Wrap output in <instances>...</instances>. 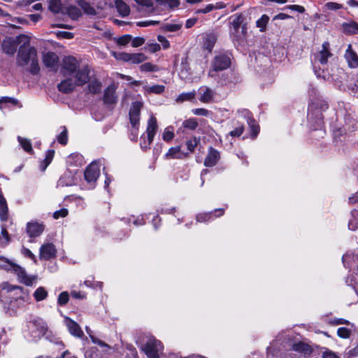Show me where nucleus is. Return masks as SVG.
<instances>
[{
    "mask_svg": "<svg viewBox=\"0 0 358 358\" xmlns=\"http://www.w3.org/2000/svg\"><path fill=\"white\" fill-rule=\"evenodd\" d=\"M20 38L23 40V44L19 48L17 55V63L19 66H22L29 64V72L33 75H36L40 71L37 50L34 47L30 45L28 37L22 35L20 36Z\"/></svg>",
    "mask_w": 358,
    "mask_h": 358,
    "instance_id": "obj_1",
    "label": "nucleus"
},
{
    "mask_svg": "<svg viewBox=\"0 0 358 358\" xmlns=\"http://www.w3.org/2000/svg\"><path fill=\"white\" fill-rule=\"evenodd\" d=\"M90 68L84 66L75 75L74 80L70 76L58 84L59 92L65 94L71 92L78 86H83L90 80Z\"/></svg>",
    "mask_w": 358,
    "mask_h": 358,
    "instance_id": "obj_2",
    "label": "nucleus"
},
{
    "mask_svg": "<svg viewBox=\"0 0 358 358\" xmlns=\"http://www.w3.org/2000/svg\"><path fill=\"white\" fill-rule=\"evenodd\" d=\"M143 103L140 101H135L132 103L129 113L131 124L129 138L133 141H136L138 136L140 126V114Z\"/></svg>",
    "mask_w": 358,
    "mask_h": 358,
    "instance_id": "obj_3",
    "label": "nucleus"
},
{
    "mask_svg": "<svg viewBox=\"0 0 358 358\" xmlns=\"http://www.w3.org/2000/svg\"><path fill=\"white\" fill-rule=\"evenodd\" d=\"M141 348L148 358H159L164 351L163 343L153 336H149Z\"/></svg>",
    "mask_w": 358,
    "mask_h": 358,
    "instance_id": "obj_4",
    "label": "nucleus"
},
{
    "mask_svg": "<svg viewBox=\"0 0 358 358\" xmlns=\"http://www.w3.org/2000/svg\"><path fill=\"white\" fill-rule=\"evenodd\" d=\"M27 327L34 338H39L44 336L47 331L46 324L38 317L30 320Z\"/></svg>",
    "mask_w": 358,
    "mask_h": 358,
    "instance_id": "obj_5",
    "label": "nucleus"
},
{
    "mask_svg": "<svg viewBox=\"0 0 358 358\" xmlns=\"http://www.w3.org/2000/svg\"><path fill=\"white\" fill-rule=\"evenodd\" d=\"M243 21L242 14H237L233 17L231 22L230 35L233 40L238 41L245 34L246 29L244 26L242 27V30L240 31L241 26Z\"/></svg>",
    "mask_w": 358,
    "mask_h": 358,
    "instance_id": "obj_6",
    "label": "nucleus"
},
{
    "mask_svg": "<svg viewBox=\"0 0 358 358\" xmlns=\"http://www.w3.org/2000/svg\"><path fill=\"white\" fill-rule=\"evenodd\" d=\"M10 270L17 276L19 281L27 286H31L36 280V275H28L24 268L14 263H9Z\"/></svg>",
    "mask_w": 358,
    "mask_h": 358,
    "instance_id": "obj_7",
    "label": "nucleus"
},
{
    "mask_svg": "<svg viewBox=\"0 0 358 358\" xmlns=\"http://www.w3.org/2000/svg\"><path fill=\"white\" fill-rule=\"evenodd\" d=\"M78 61L72 56L65 57L62 61V71L64 76L75 77L79 69Z\"/></svg>",
    "mask_w": 358,
    "mask_h": 358,
    "instance_id": "obj_8",
    "label": "nucleus"
},
{
    "mask_svg": "<svg viewBox=\"0 0 358 358\" xmlns=\"http://www.w3.org/2000/svg\"><path fill=\"white\" fill-rule=\"evenodd\" d=\"M231 60L226 55H219L214 58L213 62V70L223 71L230 66Z\"/></svg>",
    "mask_w": 358,
    "mask_h": 358,
    "instance_id": "obj_9",
    "label": "nucleus"
},
{
    "mask_svg": "<svg viewBox=\"0 0 358 358\" xmlns=\"http://www.w3.org/2000/svg\"><path fill=\"white\" fill-rule=\"evenodd\" d=\"M64 323L65 325L71 334V335L73 336L76 338H82L84 335L83 330L81 329L80 325L76 322L75 321L70 319L69 317H64Z\"/></svg>",
    "mask_w": 358,
    "mask_h": 358,
    "instance_id": "obj_10",
    "label": "nucleus"
},
{
    "mask_svg": "<svg viewBox=\"0 0 358 358\" xmlns=\"http://www.w3.org/2000/svg\"><path fill=\"white\" fill-rule=\"evenodd\" d=\"M85 179L88 182H95L99 176V169L96 162L91 163L86 169L85 173Z\"/></svg>",
    "mask_w": 358,
    "mask_h": 358,
    "instance_id": "obj_11",
    "label": "nucleus"
},
{
    "mask_svg": "<svg viewBox=\"0 0 358 358\" xmlns=\"http://www.w3.org/2000/svg\"><path fill=\"white\" fill-rule=\"evenodd\" d=\"M220 159V152L210 147L204 160V165L207 167H213L217 164Z\"/></svg>",
    "mask_w": 358,
    "mask_h": 358,
    "instance_id": "obj_12",
    "label": "nucleus"
},
{
    "mask_svg": "<svg viewBox=\"0 0 358 358\" xmlns=\"http://www.w3.org/2000/svg\"><path fill=\"white\" fill-rule=\"evenodd\" d=\"M44 231V226L36 222H30L27 224V232L31 238L39 236Z\"/></svg>",
    "mask_w": 358,
    "mask_h": 358,
    "instance_id": "obj_13",
    "label": "nucleus"
},
{
    "mask_svg": "<svg viewBox=\"0 0 358 358\" xmlns=\"http://www.w3.org/2000/svg\"><path fill=\"white\" fill-rule=\"evenodd\" d=\"M59 62L58 56L54 52H47L43 56V62L47 68L55 69Z\"/></svg>",
    "mask_w": 358,
    "mask_h": 358,
    "instance_id": "obj_14",
    "label": "nucleus"
},
{
    "mask_svg": "<svg viewBox=\"0 0 358 358\" xmlns=\"http://www.w3.org/2000/svg\"><path fill=\"white\" fill-rule=\"evenodd\" d=\"M345 58L350 68L358 67V55L352 50V45L349 44L345 53Z\"/></svg>",
    "mask_w": 358,
    "mask_h": 358,
    "instance_id": "obj_15",
    "label": "nucleus"
},
{
    "mask_svg": "<svg viewBox=\"0 0 358 358\" xmlns=\"http://www.w3.org/2000/svg\"><path fill=\"white\" fill-rule=\"evenodd\" d=\"M1 48L6 54L13 55L17 49L16 41L13 38H6L1 43Z\"/></svg>",
    "mask_w": 358,
    "mask_h": 358,
    "instance_id": "obj_16",
    "label": "nucleus"
},
{
    "mask_svg": "<svg viewBox=\"0 0 358 358\" xmlns=\"http://www.w3.org/2000/svg\"><path fill=\"white\" fill-rule=\"evenodd\" d=\"M56 249L52 243L43 245L40 248V258L50 259L55 256Z\"/></svg>",
    "mask_w": 358,
    "mask_h": 358,
    "instance_id": "obj_17",
    "label": "nucleus"
},
{
    "mask_svg": "<svg viewBox=\"0 0 358 358\" xmlns=\"http://www.w3.org/2000/svg\"><path fill=\"white\" fill-rule=\"evenodd\" d=\"M157 129L158 125L157 119L153 115H152L148 121V126L146 129L147 137L150 142L153 141Z\"/></svg>",
    "mask_w": 358,
    "mask_h": 358,
    "instance_id": "obj_18",
    "label": "nucleus"
},
{
    "mask_svg": "<svg viewBox=\"0 0 358 358\" xmlns=\"http://www.w3.org/2000/svg\"><path fill=\"white\" fill-rule=\"evenodd\" d=\"M343 262L345 267L351 269H356V274L358 275V256H353L350 255H344L342 257Z\"/></svg>",
    "mask_w": 358,
    "mask_h": 358,
    "instance_id": "obj_19",
    "label": "nucleus"
},
{
    "mask_svg": "<svg viewBox=\"0 0 358 358\" xmlns=\"http://www.w3.org/2000/svg\"><path fill=\"white\" fill-rule=\"evenodd\" d=\"M103 101L106 104H113L117 101L115 89L113 85L108 86L104 91Z\"/></svg>",
    "mask_w": 358,
    "mask_h": 358,
    "instance_id": "obj_20",
    "label": "nucleus"
},
{
    "mask_svg": "<svg viewBox=\"0 0 358 358\" xmlns=\"http://www.w3.org/2000/svg\"><path fill=\"white\" fill-rule=\"evenodd\" d=\"M188 156L187 153L181 152L180 146L172 147L165 155L166 159H183Z\"/></svg>",
    "mask_w": 358,
    "mask_h": 358,
    "instance_id": "obj_21",
    "label": "nucleus"
},
{
    "mask_svg": "<svg viewBox=\"0 0 358 358\" xmlns=\"http://www.w3.org/2000/svg\"><path fill=\"white\" fill-rule=\"evenodd\" d=\"M199 94H201L199 100L205 103H210L214 96V92L207 87H200Z\"/></svg>",
    "mask_w": 358,
    "mask_h": 358,
    "instance_id": "obj_22",
    "label": "nucleus"
},
{
    "mask_svg": "<svg viewBox=\"0 0 358 358\" xmlns=\"http://www.w3.org/2000/svg\"><path fill=\"white\" fill-rule=\"evenodd\" d=\"M62 13L68 15L74 20H78L81 15L80 10L76 6H64L62 10Z\"/></svg>",
    "mask_w": 358,
    "mask_h": 358,
    "instance_id": "obj_23",
    "label": "nucleus"
},
{
    "mask_svg": "<svg viewBox=\"0 0 358 358\" xmlns=\"http://www.w3.org/2000/svg\"><path fill=\"white\" fill-rule=\"evenodd\" d=\"M329 43L328 42L323 43L322 49L320 51L318 55V60L322 64H327L329 57L332 55L329 52Z\"/></svg>",
    "mask_w": 358,
    "mask_h": 358,
    "instance_id": "obj_24",
    "label": "nucleus"
},
{
    "mask_svg": "<svg viewBox=\"0 0 358 358\" xmlns=\"http://www.w3.org/2000/svg\"><path fill=\"white\" fill-rule=\"evenodd\" d=\"M8 218V208L6 199L3 197L0 190V220L6 221Z\"/></svg>",
    "mask_w": 358,
    "mask_h": 358,
    "instance_id": "obj_25",
    "label": "nucleus"
},
{
    "mask_svg": "<svg viewBox=\"0 0 358 358\" xmlns=\"http://www.w3.org/2000/svg\"><path fill=\"white\" fill-rule=\"evenodd\" d=\"M291 349L294 351L305 354L310 353L311 352V348L310 345L301 341L293 343L291 345Z\"/></svg>",
    "mask_w": 358,
    "mask_h": 358,
    "instance_id": "obj_26",
    "label": "nucleus"
},
{
    "mask_svg": "<svg viewBox=\"0 0 358 358\" xmlns=\"http://www.w3.org/2000/svg\"><path fill=\"white\" fill-rule=\"evenodd\" d=\"M115 7L122 17L128 16L130 13L129 6L122 0L115 1Z\"/></svg>",
    "mask_w": 358,
    "mask_h": 358,
    "instance_id": "obj_27",
    "label": "nucleus"
},
{
    "mask_svg": "<svg viewBox=\"0 0 358 358\" xmlns=\"http://www.w3.org/2000/svg\"><path fill=\"white\" fill-rule=\"evenodd\" d=\"M85 330H86L87 334L90 337V338H91V340H92L93 343L97 344L100 347L105 348L107 350H110L111 349V347L110 345H108L107 343H106L105 342H103V341L99 340V338H96L92 334V331H91V329L88 327H85Z\"/></svg>",
    "mask_w": 358,
    "mask_h": 358,
    "instance_id": "obj_28",
    "label": "nucleus"
},
{
    "mask_svg": "<svg viewBox=\"0 0 358 358\" xmlns=\"http://www.w3.org/2000/svg\"><path fill=\"white\" fill-rule=\"evenodd\" d=\"M55 155V151L53 150H48L45 154V158L42 162L41 165V169L42 171H44L48 166L51 163Z\"/></svg>",
    "mask_w": 358,
    "mask_h": 358,
    "instance_id": "obj_29",
    "label": "nucleus"
},
{
    "mask_svg": "<svg viewBox=\"0 0 358 358\" xmlns=\"http://www.w3.org/2000/svg\"><path fill=\"white\" fill-rule=\"evenodd\" d=\"M78 3L86 14L90 15H96V10L94 8L92 7L89 3L83 0H80L78 1Z\"/></svg>",
    "mask_w": 358,
    "mask_h": 358,
    "instance_id": "obj_30",
    "label": "nucleus"
},
{
    "mask_svg": "<svg viewBox=\"0 0 358 358\" xmlns=\"http://www.w3.org/2000/svg\"><path fill=\"white\" fill-rule=\"evenodd\" d=\"M147 59L143 53H129V62L131 64H140Z\"/></svg>",
    "mask_w": 358,
    "mask_h": 358,
    "instance_id": "obj_31",
    "label": "nucleus"
},
{
    "mask_svg": "<svg viewBox=\"0 0 358 358\" xmlns=\"http://www.w3.org/2000/svg\"><path fill=\"white\" fill-rule=\"evenodd\" d=\"M101 87L102 85L99 81L96 80H91L88 84V90L92 94H98L101 92Z\"/></svg>",
    "mask_w": 358,
    "mask_h": 358,
    "instance_id": "obj_32",
    "label": "nucleus"
},
{
    "mask_svg": "<svg viewBox=\"0 0 358 358\" xmlns=\"http://www.w3.org/2000/svg\"><path fill=\"white\" fill-rule=\"evenodd\" d=\"M17 140L24 151H26L29 153L33 152L32 145H31L30 140H29L27 138H22L21 136H18Z\"/></svg>",
    "mask_w": 358,
    "mask_h": 358,
    "instance_id": "obj_33",
    "label": "nucleus"
},
{
    "mask_svg": "<svg viewBox=\"0 0 358 358\" xmlns=\"http://www.w3.org/2000/svg\"><path fill=\"white\" fill-rule=\"evenodd\" d=\"M196 92L192 91L190 92L182 93L176 99L178 103H182L185 101H192L195 98Z\"/></svg>",
    "mask_w": 358,
    "mask_h": 358,
    "instance_id": "obj_34",
    "label": "nucleus"
},
{
    "mask_svg": "<svg viewBox=\"0 0 358 358\" xmlns=\"http://www.w3.org/2000/svg\"><path fill=\"white\" fill-rule=\"evenodd\" d=\"M64 7L62 6L61 0H50L49 9L54 13H62Z\"/></svg>",
    "mask_w": 358,
    "mask_h": 358,
    "instance_id": "obj_35",
    "label": "nucleus"
},
{
    "mask_svg": "<svg viewBox=\"0 0 358 358\" xmlns=\"http://www.w3.org/2000/svg\"><path fill=\"white\" fill-rule=\"evenodd\" d=\"M48 296V292L43 287H39L34 293L36 301H40L45 299Z\"/></svg>",
    "mask_w": 358,
    "mask_h": 358,
    "instance_id": "obj_36",
    "label": "nucleus"
},
{
    "mask_svg": "<svg viewBox=\"0 0 358 358\" xmlns=\"http://www.w3.org/2000/svg\"><path fill=\"white\" fill-rule=\"evenodd\" d=\"M198 122L196 118L191 117L182 122V127L187 129L194 130L198 127Z\"/></svg>",
    "mask_w": 358,
    "mask_h": 358,
    "instance_id": "obj_37",
    "label": "nucleus"
},
{
    "mask_svg": "<svg viewBox=\"0 0 358 358\" xmlns=\"http://www.w3.org/2000/svg\"><path fill=\"white\" fill-rule=\"evenodd\" d=\"M216 40L217 38L214 34L207 35L204 41L205 48L210 51L215 45Z\"/></svg>",
    "mask_w": 358,
    "mask_h": 358,
    "instance_id": "obj_38",
    "label": "nucleus"
},
{
    "mask_svg": "<svg viewBox=\"0 0 358 358\" xmlns=\"http://www.w3.org/2000/svg\"><path fill=\"white\" fill-rule=\"evenodd\" d=\"M173 137H174L173 128L172 127H166L162 134L163 140L164 141L169 142L173 138Z\"/></svg>",
    "mask_w": 358,
    "mask_h": 358,
    "instance_id": "obj_39",
    "label": "nucleus"
},
{
    "mask_svg": "<svg viewBox=\"0 0 358 358\" xmlns=\"http://www.w3.org/2000/svg\"><path fill=\"white\" fill-rule=\"evenodd\" d=\"M165 87L164 85H155L146 87V91L149 93L160 94L164 92Z\"/></svg>",
    "mask_w": 358,
    "mask_h": 358,
    "instance_id": "obj_40",
    "label": "nucleus"
},
{
    "mask_svg": "<svg viewBox=\"0 0 358 358\" xmlns=\"http://www.w3.org/2000/svg\"><path fill=\"white\" fill-rule=\"evenodd\" d=\"M62 131L57 136L58 142L65 145L68 142V131L66 127H62Z\"/></svg>",
    "mask_w": 358,
    "mask_h": 358,
    "instance_id": "obj_41",
    "label": "nucleus"
},
{
    "mask_svg": "<svg viewBox=\"0 0 358 358\" xmlns=\"http://www.w3.org/2000/svg\"><path fill=\"white\" fill-rule=\"evenodd\" d=\"M140 69L141 71L152 72V71H157L159 70V68L157 65L152 64V63H150V62H147V63L143 64L140 66Z\"/></svg>",
    "mask_w": 358,
    "mask_h": 358,
    "instance_id": "obj_42",
    "label": "nucleus"
},
{
    "mask_svg": "<svg viewBox=\"0 0 358 358\" xmlns=\"http://www.w3.org/2000/svg\"><path fill=\"white\" fill-rule=\"evenodd\" d=\"M268 17L266 15H263L260 19H259L256 24L257 27L260 28L261 31H264L266 28V26L268 22Z\"/></svg>",
    "mask_w": 358,
    "mask_h": 358,
    "instance_id": "obj_43",
    "label": "nucleus"
},
{
    "mask_svg": "<svg viewBox=\"0 0 358 358\" xmlns=\"http://www.w3.org/2000/svg\"><path fill=\"white\" fill-rule=\"evenodd\" d=\"M113 55L117 60L129 62V53L113 52Z\"/></svg>",
    "mask_w": 358,
    "mask_h": 358,
    "instance_id": "obj_44",
    "label": "nucleus"
},
{
    "mask_svg": "<svg viewBox=\"0 0 358 358\" xmlns=\"http://www.w3.org/2000/svg\"><path fill=\"white\" fill-rule=\"evenodd\" d=\"M132 39L131 35L126 34L116 39V43L119 45H127Z\"/></svg>",
    "mask_w": 358,
    "mask_h": 358,
    "instance_id": "obj_45",
    "label": "nucleus"
},
{
    "mask_svg": "<svg viewBox=\"0 0 358 358\" xmlns=\"http://www.w3.org/2000/svg\"><path fill=\"white\" fill-rule=\"evenodd\" d=\"M18 103L17 100L14 99V98H11V97H8V96H3L0 99V109H1L3 107H2V104H8V103H10L12 105H17Z\"/></svg>",
    "mask_w": 358,
    "mask_h": 358,
    "instance_id": "obj_46",
    "label": "nucleus"
},
{
    "mask_svg": "<svg viewBox=\"0 0 358 358\" xmlns=\"http://www.w3.org/2000/svg\"><path fill=\"white\" fill-rule=\"evenodd\" d=\"M244 131V126L242 124H238L236 128L229 132V135L232 137H239Z\"/></svg>",
    "mask_w": 358,
    "mask_h": 358,
    "instance_id": "obj_47",
    "label": "nucleus"
},
{
    "mask_svg": "<svg viewBox=\"0 0 358 358\" xmlns=\"http://www.w3.org/2000/svg\"><path fill=\"white\" fill-rule=\"evenodd\" d=\"M1 286L2 290H6L7 292H11L15 289L20 290V292L22 290V288L21 287L12 285L8 282H4Z\"/></svg>",
    "mask_w": 358,
    "mask_h": 358,
    "instance_id": "obj_48",
    "label": "nucleus"
},
{
    "mask_svg": "<svg viewBox=\"0 0 358 358\" xmlns=\"http://www.w3.org/2000/svg\"><path fill=\"white\" fill-rule=\"evenodd\" d=\"M345 30L349 34H356L358 32V24L356 22L347 24L345 26Z\"/></svg>",
    "mask_w": 358,
    "mask_h": 358,
    "instance_id": "obj_49",
    "label": "nucleus"
},
{
    "mask_svg": "<svg viewBox=\"0 0 358 358\" xmlns=\"http://www.w3.org/2000/svg\"><path fill=\"white\" fill-rule=\"evenodd\" d=\"M199 141L196 138H193L187 141L186 145L189 151L193 152L194 151L195 148L197 146Z\"/></svg>",
    "mask_w": 358,
    "mask_h": 358,
    "instance_id": "obj_50",
    "label": "nucleus"
},
{
    "mask_svg": "<svg viewBox=\"0 0 358 358\" xmlns=\"http://www.w3.org/2000/svg\"><path fill=\"white\" fill-rule=\"evenodd\" d=\"M337 335L342 338H348L350 336V331L345 327H340L337 330Z\"/></svg>",
    "mask_w": 358,
    "mask_h": 358,
    "instance_id": "obj_51",
    "label": "nucleus"
},
{
    "mask_svg": "<svg viewBox=\"0 0 358 358\" xmlns=\"http://www.w3.org/2000/svg\"><path fill=\"white\" fill-rule=\"evenodd\" d=\"M69 299V295L67 292H62L59 296H58V303L61 306L65 305L68 301Z\"/></svg>",
    "mask_w": 358,
    "mask_h": 358,
    "instance_id": "obj_52",
    "label": "nucleus"
},
{
    "mask_svg": "<svg viewBox=\"0 0 358 358\" xmlns=\"http://www.w3.org/2000/svg\"><path fill=\"white\" fill-rule=\"evenodd\" d=\"M248 124L251 129L252 138H255L259 131V127L255 124V120L253 119H250L248 120Z\"/></svg>",
    "mask_w": 358,
    "mask_h": 358,
    "instance_id": "obj_53",
    "label": "nucleus"
},
{
    "mask_svg": "<svg viewBox=\"0 0 358 358\" xmlns=\"http://www.w3.org/2000/svg\"><path fill=\"white\" fill-rule=\"evenodd\" d=\"M163 28L165 31H177L181 28V25L177 24H166L164 25Z\"/></svg>",
    "mask_w": 358,
    "mask_h": 358,
    "instance_id": "obj_54",
    "label": "nucleus"
},
{
    "mask_svg": "<svg viewBox=\"0 0 358 358\" xmlns=\"http://www.w3.org/2000/svg\"><path fill=\"white\" fill-rule=\"evenodd\" d=\"M68 210L66 208H62L59 210L55 211L53 213V217L55 219H59V217H65L68 215Z\"/></svg>",
    "mask_w": 358,
    "mask_h": 358,
    "instance_id": "obj_55",
    "label": "nucleus"
},
{
    "mask_svg": "<svg viewBox=\"0 0 358 358\" xmlns=\"http://www.w3.org/2000/svg\"><path fill=\"white\" fill-rule=\"evenodd\" d=\"M212 214V212L199 214L196 216V220L200 222H206L211 218Z\"/></svg>",
    "mask_w": 358,
    "mask_h": 358,
    "instance_id": "obj_56",
    "label": "nucleus"
},
{
    "mask_svg": "<svg viewBox=\"0 0 358 358\" xmlns=\"http://www.w3.org/2000/svg\"><path fill=\"white\" fill-rule=\"evenodd\" d=\"M215 10V7H213V4H208L204 8H200L195 11L196 14L199 13H208L212 10Z\"/></svg>",
    "mask_w": 358,
    "mask_h": 358,
    "instance_id": "obj_57",
    "label": "nucleus"
},
{
    "mask_svg": "<svg viewBox=\"0 0 358 358\" xmlns=\"http://www.w3.org/2000/svg\"><path fill=\"white\" fill-rule=\"evenodd\" d=\"M192 113L196 115L208 116L209 111L205 108H196L192 110Z\"/></svg>",
    "mask_w": 358,
    "mask_h": 358,
    "instance_id": "obj_58",
    "label": "nucleus"
},
{
    "mask_svg": "<svg viewBox=\"0 0 358 358\" xmlns=\"http://www.w3.org/2000/svg\"><path fill=\"white\" fill-rule=\"evenodd\" d=\"M329 323L331 324L332 325L337 326L343 324H349L350 322L348 320L343 318H334L330 320Z\"/></svg>",
    "mask_w": 358,
    "mask_h": 358,
    "instance_id": "obj_59",
    "label": "nucleus"
},
{
    "mask_svg": "<svg viewBox=\"0 0 358 358\" xmlns=\"http://www.w3.org/2000/svg\"><path fill=\"white\" fill-rule=\"evenodd\" d=\"M145 43V39L141 37H136L133 38L131 45L134 48L139 47Z\"/></svg>",
    "mask_w": 358,
    "mask_h": 358,
    "instance_id": "obj_60",
    "label": "nucleus"
},
{
    "mask_svg": "<svg viewBox=\"0 0 358 358\" xmlns=\"http://www.w3.org/2000/svg\"><path fill=\"white\" fill-rule=\"evenodd\" d=\"M325 6L329 10H338L342 7L341 4L335 2H328L325 4Z\"/></svg>",
    "mask_w": 358,
    "mask_h": 358,
    "instance_id": "obj_61",
    "label": "nucleus"
},
{
    "mask_svg": "<svg viewBox=\"0 0 358 358\" xmlns=\"http://www.w3.org/2000/svg\"><path fill=\"white\" fill-rule=\"evenodd\" d=\"M157 39L162 43V46L164 49H167L169 48V46H170L169 42L164 36L159 35L157 37Z\"/></svg>",
    "mask_w": 358,
    "mask_h": 358,
    "instance_id": "obj_62",
    "label": "nucleus"
},
{
    "mask_svg": "<svg viewBox=\"0 0 358 358\" xmlns=\"http://www.w3.org/2000/svg\"><path fill=\"white\" fill-rule=\"evenodd\" d=\"M98 356L96 349H91L86 352L85 358H96Z\"/></svg>",
    "mask_w": 358,
    "mask_h": 358,
    "instance_id": "obj_63",
    "label": "nucleus"
},
{
    "mask_svg": "<svg viewBox=\"0 0 358 358\" xmlns=\"http://www.w3.org/2000/svg\"><path fill=\"white\" fill-rule=\"evenodd\" d=\"M322 357L323 358H338V356L334 352H333L332 351H330V350H325L322 353Z\"/></svg>",
    "mask_w": 358,
    "mask_h": 358,
    "instance_id": "obj_64",
    "label": "nucleus"
}]
</instances>
